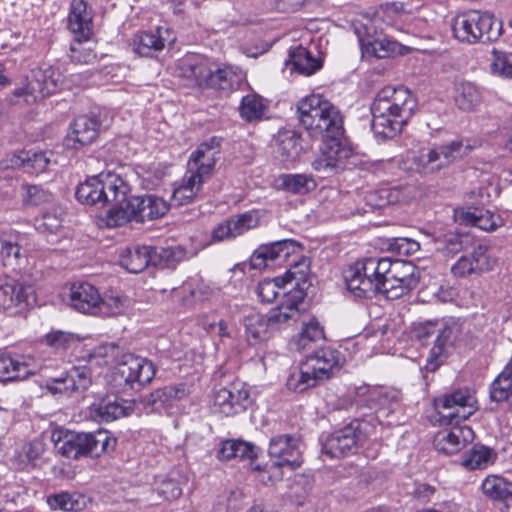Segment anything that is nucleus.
Masks as SVG:
<instances>
[{"mask_svg": "<svg viewBox=\"0 0 512 512\" xmlns=\"http://www.w3.org/2000/svg\"><path fill=\"white\" fill-rule=\"evenodd\" d=\"M416 107V98L407 88L387 86L381 89L371 105V129L375 137L382 140L394 138Z\"/></svg>", "mask_w": 512, "mask_h": 512, "instance_id": "1", "label": "nucleus"}, {"mask_svg": "<svg viewBox=\"0 0 512 512\" xmlns=\"http://www.w3.org/2000/svg\"><path fill=\"white\" fill-rule=\"evenodd\" d=\"M300 123L305 129L322 137L344 135L343 116L340 110L319 94H312L297 103Z\"/></svg>", "mask_w": 512, "mask_h": 512, "instance_id": "2", "label": "nucleus"}, {"mask_svg": "<svg viewBox=\"0 0 512 512\" xmlns=\"http://www.w3.org/2000/svg\"><path fill=\"white\" fill-rule=\"evenodd\" d=\"M129 192L128 184L119 175L102 172L80 183L75 196L82 204L100 207L111 204V207H115L123 203Z\"/></svg>", "mask_w": 512, "mask_h": 512, "instance_id": "3", "label": "nucleus"}, {"mask_svg": "<svg viewBox=\"0 0 512 512\" xmlns=\"http://www.w3.org/2000/svg\"><path fill=\"white\" fill-rule=\"evenodd\" d=\"M451 29L454 38L461 43H487L501 36L502 22L488 12L469 10L451 20Z\"/></svg>", "mask_w": 512, "mask_h": 512, "instance_id": "4", "label": "nucleus"}, {"mask_svg": "<svg viewBox=\"0 0 512 512\" xmlns=\"http://www.w3.org/2000/svg\"><path fill=\"white\" fill-rule=\"evenodd\" d=\"M169 210L168 203L155 195L129 196L120 206L110 207L106 215V224L109 227L125 225L130 221L144 222L164 216Z\"/></svg>", "mask_w": 512, "mask_h": 512, "instance_id": "5", "label": "nucleus"}, {"mask_svg": "<svg viewBox=\"0 0 512 512\" xmlns=\"http://www.w3.org/2000/svg\"><path fill=\"white\" fill-rule=\"evenodd\" d=\"M347 290L358 299L371 298L382 293L380 260L377 257L356 261L344 271Z\"/></svg>", "mask_w": 512, "mask_h": 512, "instance_id": "6", "label": "nucleus"}, {"mask_svg": "<svg viewBox=\"0 0 512 512\" xmlns=\"http://www.w3.org/2000/svg\"><path fill=\"white\" fill-rule=\"evenodd\" d=\"M382 293L387 298H398L414 289L420 279V270L410 261L379 258Z\"/></svg>", "mask_w": 512, "mask_h": 512, "instance_id": "7", "label": "nucleus"}, {"mask_svg": "<svg viewBox=\"0 0 512 512\" xmlns=\"http://www.w3.org/2000/svg\"><path fill=\"white\" fill-rule=\"evenodd\" d=\"M474 147L469 140H454L433 149L420 151L415 163L420 172L432 173L466 156Z\"/></svg>", "mask_w": 512, "mask_h": 512, "instance_id": "8", "label": "nucleus"}, {"mask_svg": "<svg viewBox=\"0 0 512 512\" xmlns=\"http://www.w3.org/2000/svg\"><path fill=\"white\" fill-rule=\"evenodd\" d=\"M364 422L354 419L343 428L328 435L322 444V452L330 458L354 454L366 441Z\"/></svg>", "mask_w": 512, "mask_h": 512, "instance_id": "9", "label": "nucleus"}, {"mask_svg": "<svg viewBox=\"0 0 512 512\" xmlns=\"http://www.w3.org/2000/svg\"><path fill=\"white\" fill-rule=\"evenodd\" d=\"M476 400L467 389L456 390L435 400L441 423L453 424L468 419L476 411Z\"/></svg>", "mask_w": 512, "mask_h": 512, "instance_id": "10", "label": "nucleus"}, {"mask_svg": "<svg viewBox=\"0 0 512 512\" xmlns=\"http://www.w3.org/2000/svg\"><path fill=\"white\" fill-rule=\"evenodd\" d=\"M250 402V392L246 384L236 380L214 392L212 411L230 417L246 410Z\"/></svg>", "mask_w": 512, "mask_h": 512, "instance_id": "11", "label": "nucleus"}, {"mask_svg": "<svg viewBox=\"0 0 512 512\" xmlns=\"http://www.w3.org/2000/svg\"><path fill=\"white\" fill-rule=\"evenodd\" d=\"M464 338L462 324L454 319L440 323L434 345L430 350L428 368L435 370Z\"/></svg>", "mask_w": 512, "mask_h": 512, "instance_id": "12", "label": "nucleus"}, {"mask_svg": "<svg viewBox=\"0 0 512 512\" xmlns=\"http://www.w3.org/2000/svg\"><path fill=\"white\" fill-rule=\"evenodd\" d=\"M60 81L61 75L52 67L37 68L32 71L27 85L15 90V95L25 97L27 103L34 102L55 93Z\"/></svg>", "mask_w": 512, "mask_h": 512, "instance_id": "13", "label": "nucleus"}, {"mask_svg": "<svg viewBox=\"0 0 512 512\" xmlns=\"http://www.w3.org/2000/svg\"><path fill=\"white\" fill-rule=\"evenodd\" d=\"M221 140L220 137L213 136L202 142L190 155L187 172L204 182L209 179L213 174L217 156L220 154Z\"/></svg>", "mask_w": 512, "mask_h": 512, "instance_id": "14", "label": "nucleus"}, {"mask_svg": "<svg viewBox=\"0 0 512 512\" xmlns=\"http://www.w3.org/2000/svg\"><path fill=\"white\" fill-rule=\"evenodd\" d=\"M116 369L117 374L132 388L135 385L142 387L150 383L155 376L153 363L146 358L134 354L123 355Z\"/></svg>", "mask_w": 512, "mask_h": 512, "instance_id": "15", "label": "nucleus"}, {"mask_svg": "<svg viewBox=\"0 0 512 512\" xmlns=\"http://www.w3.org/2000/svg\"><path fill=\"white\" fill-rule=\"evenodd\" d=\"M268 453L270 458L283 460V464L289 466L292 472L303 463L302 443L294 435L280 434L272 437L269 442Z\"/></svg>", "mask_w": 512, "mask_h": 512, "instance_id": "16", "label": "nucleus"}, {"mask_svg": "<svg viewBox=\"0 0 512 512\" xmlns=\"http://www.w3.org/2000/svg\"><path fill=\"white\" fill-rule=\"evenodd\" d=\"M342 137H323L321 153L312 162L315 171L329 174L343 168L349 151L341 144Z\"/></svg>", "mask_w": 512, "mask_h": 512, "instance_id": "17", "label": "nucleus"}, {"mask_svg": "<svg viewBox=\"0 0 512 512\" xmlns=\"http://www.w3.org/2000/svg\"><path fill=\"white\" fill-rule=\"evenodd\" d=\"M91 371L87 366H73L58 377L47 380V389L53 393L83 392L91 385Z\"/></svg>", "mask_w": 512, "mask_h": 512, "instance_id": "18", "label": "nucleus"}, {"mask_svg": "<svg viewBox=\"0 0 512 512\" xmlns=\"http://www.w3.org/2000/svg\"><path fill=\"white\" fill-rule=\"evenodd\" d=\"M39 366L31 355L0 353V380L25 379L36 373Z\"/></svg>", "mask_w": 512, "mask_h": 512, "instance_id": "19", "label": "nucleus"}, {"mask_svg": "<svg viewBox=\"0 0 512 512\" xmlns=\"http://www.w3.org/2000/svg\"><path fill=\"white\" fill-rule=\"evenodd\" d=\"M302 362L320 382L329 379L334 371L339 369L341 357L340 353L331 347H320L307 354Z\"/></svg>", "mask_w": 512, "mask_h": 512, "instance_id": "20", "label": "nucleus"}, {"mask_svg": "<svg viewBox=\"0 0 512 512\" xmlns=\"http://www.w3.org/2000/svg\"><path fill=\"white\" fill-rule=\"evenodd\" d=\"M35 301L34 289L12 278L0 279V308L23 309Z\"/></svg>", "mask_w": 512, "mask_h": 512, "instance_id": "21", "label": "nucleus"}, {"mask_svg": "<svg viewBox=\"0 0 512 512\" xmlns=\"http://www.w3.org/2000/svg\"><path fill=\"white\" fill-rule=\"evenodd\" d=\"M100 123L95 116L81 115L71 123L64 146L78 150L91 144L97 137Z\"/></svg>", "mask_w": 512, "mask_h": 512, "instance_id": "22", "label": "nucleus"}, {"mask_svg": "<svg viewBox=\"0 0 512 512\" xmlns=\"http://www.w3.org/2000/svg\"><path fill=\"white\" fill-rule=\"evenodd\" d=\"M284 300L273 308L267 315L271 330H279L297 321L299 317V305L303 301L300 290H291L284 296Z\"/></svg>", "mask_w": 512, "mask_h": 512, "instance_id": "23", "label": "nucleus"}, {"mask_svg": "<svg viewBox=\"0 0 512 512\" xmlns=\"http://www.w3.org/2000/svg\"><path fill=\"white\" fill-rule=\"evenodd\" d=\"M87 433L73 431H55L52 434L55 449L64 457L78 459L89 455Z\"/></svg>", "mask_w": 512, "mask_h": 512, "instance_id": "24", "label": "nucleus"}, {"mask_svg": "<svg viewBox=\"0 0 512 512\" xmlns=\"http://www.w3.org/2000/svg\"><path fill=\"white\" fill-rule=\"evenodd\" d=\"M475 434L467 425H455L449 430L437 434L434 445L446 455L455 454L474 440Z\"/></svg>", "mask_w": 512, "mask_h": 512, "instance_id": "25", "label": "nucleus"}, {"mask_svg": "<svg viewBox=\"0 0 512 512\" xmlns=\"http://www.w3.org/2000/svg\"><path fill=\"white\" fill-rule=\"evenodd\" d=\"M179 74L199 87H208L214 66L205 58L188 55L178 64Z\"/></svg>", "mask_w": 512, "mask_h": 512, "instance_id": "26", "label": "nucleus"}, {"mask_svg": "<svg viewBox=\"0 0 512 512\" xmlns=\"http://www.w3.org/2000/svg\"><path fill=\"white\" fill-rule=\"evenodd\" d=\"M100 303V293L87 282L73 283L70 287L69 305L76 311L96 315Z\"/></svg>", "mask_w": 512, "mask_h": 512, "instance_id": "27", "label": "nucleus"}, {"mask_svg": "<svg viewBox=\"0 0 512 512\" xmlns=\"http://www.w3.org/2000/svg\"><path fill=\"white\" fill-rule=\"evenodd\" d=\"M487 252L488 247L486 245H477L469 255H463L457 260L451 268L452 273L455 276L464 277L490 270L492 264Z\"/></svg>", "mask_w": 512, "mask_h": 512, "instance_id": "28", "label": "nucleus"}, {"mask_svg": "<svg viewBox=\"0 0 512 512\" xmlns=\"http://www.w3.org/2000/svg\"><path fill=\"white\" fill-rule=\"evenodd\" d=\"M68 28L76 36L87 41L92 34V12L85 0H72L68 16Z\"/></svg>", "mask_w": 512, "mask_h": 512, "instance_id": "29", "label": "nucleus"}, {"mask_svg": "<svg viewBox=\"0 0 512 512\" xmlns=\"http://www.w3.org/2000/svg\"><path fill=\"white\" fill-rule=\"evenodd\" d=\"M188 390L185 384H177L159 388L142 399L145 408L151 411H158L162 408L171 406L175 401L185 398Z\"/></svg>", "mask_w": 512, "mask_h": 512, "instance_id": "30", "label": "nucleus"}, {"mask_svg": "<svg viewBox=\"0 0 512 512\" xmlns=\"http://www.w3.org/2000/svg\"><path fill=\"white\" fill-rule=\"evenodd\" d=\"M242 323L245 336L250 344H256L268 338L271 326L266 315L252 308L243 311Z\"/></svg>", "mask_w": 512, "mask_h": 512, "instance_id": "31", "label": "nucleus"}, {"mask_svg": "<svg viewBox=\"0 0 512 512\" xmlns=\"http://www.w3.org/2000/svg\"><path fill=\"white\" fill-rule=\"evenodd\" d=\"M153 247L149 245H133L126 248L120 255V265L131 273H140L152 266Z\"/></svg>", "mask_w": 512, "mask_h": 512, "instance_id": "32", "label": "nucleus"}, {"mask_svg": "<svg viewBox=\"0 0 512 512\" xmlns=\"http://www.w3.org/2000/svg\"><path fill=\"white\" fill-rule=\"evenodd\" d=\"M456 220L461 224H470L483 231H494L501 224L499 216L482 208L459 209L455 211Z\"/></svg>", "mask_w": 512, "mask_h": 512, "instance_id": "33", "label": "nucleus"}, {"mask_svg": "<svg viewBox=\"0 0 512 512\" xmlns=\"http://www.w3.org/2000/svg\"><path fill=\"white\" fill-rule=\"evenodd\" d=\"M498 453L495 449L483 445L474 444L462 456L461 465L467 470H484L495 464Z\"/></svg>", "mask_w": 512, "mask_h": 512, "instance_id": "34", "label": "nucleus"}, {"mask_svg": "<svg viewBox=\"0 0 512 512\" xmlns=\"http://www.w3.org/2000/svg\"><path fill=\"white\" fill-rule=\"evenodd\" d=\"M325 338L323 328L316 320H310L304 324L299 336L290 345L292 349L305 354L317 350V344Z\"/></svg>", "mask_w": 512, "mask_h": 512, "instance_id": "35", "label": "nucleus"}, {"mask_svg": "<svg viewBox=\"0 0 512 512\" xmlns=\"http://www.w3.org/2000/svg\"><path fill=\"white\" fill-rule=\"evenodd\" d=\"M166 41L162 29L158 28L155 32H138L134 35L131 46L135 53L152 57L164 48Z\"/></svg>", "mask_w": 512, "mask_h": 512, "instance_id": "36", "label": "nucleus"}, {"mask_svg": "<svg viewBox=\"0 0 512 512\" xmlns=\"http://www.w3.org/2000/svg\"><path fill=\"white\" fill-rule=\"evenodd\" d=\"M303 151L304 147L297 132L286 130L278 134L277 153L282 162L293 163L300 157Z\"/></svg>", "mask_w": 512, "mask_h": 512, "instance_id": "37", "label": "nucleus"}, {"mask_svg": "<svg viewBox=\"0 0 512 512\" xmlns=\"http://www.w3.org/2000/svg\"><path fill=\"white\" fill-rule=\"evenodd\" d=\"M482 101L480 89L472 82L460 80L455 83L454 102L463 111H471Z\"/></svg>", "mask_w": 512, "mask_h": 512, "instance_id": "38", "label": "nucleus"}, {"mask_svg": "<svg viewBox=\"0 0 512 512\" xmlns=\"http://www.w3.org/2000/svg\"><path fill=\"white\" fill-rule=\"evenodd\" d=\"M92 414L100 422H111L125 416L127 412L115 395H109L92 405Z\"/></svg>", "mask_w": 512, "mask_h": 512, "instance_id": "39", "label": "nucleus"}, {"mask_svg": "<svg viewBox=\"0 0 512 512\" xmlns=\"http://www.w3.org/2000/svg\"><path fill=\"white\" fill-rule=\"evenodd\" d=\"M88 502L89 499L80 493L62 492L47 498V504L52 510L64 512H80L86 509Z\"/></svg>", "mask_w": 512, "mask_h": 512, "instance_id": "40", "label": "nucleus"}, {"mask_svg": "<svg viewBox=\"0 0 512 512\" xmlns=\"http://www.w3.org/2000/svg\"><path fill=\"white\" fill-rule=\"evenodd\" d=\"M286 65H291V69L300 74L309 76L315 73L321 67V62L314 58L310 51L303 46H298L289 53V59Z\"/></svg>", "mask_w": 512, "mask_h": 512, "instance_id": "41", "label": "nucleus"}, {"mask_svg": "<svg viewBox=\"0 0 512 512\" xmlns=\"http://www.w3.org/2000/svg\"><path fill=\"white\" fill-rule=\"evenodd\" d=\"M242 81L241 71L228 66L223 68L214 67L208 87L229 92L237 89Z\"/></svg>", "mask_w": 512, "mask_h": 512, "instance_id": "42", "label": "nucleus"}, {"mask_svg": "<svg viewBox=\"0 0 512 512\" xmlns=\"http://www.w3.org/2000/svg\"><path fill=\"white\" fill-rule=\"evenodd\" d=\"M483 493L492 500L507 501L512 499V481L499 476L488 475L481 485Z\"/></svg>", "mask_w": 512, "mask_h": 512, "instance_id": "43", "label": "nucleus"}, {"mask_svg": "<svg viewBox=\"0 0 512 512\" xmlns=\"http://www.w3.org/2000/svg\"><path fill=\"white\" fill-rule=\"evenodd\" d=\"M204 181L187 172L183 183L174 189L171 196L172 205L182 206L191 203L198 195Z\"/></svg>", "mask_w": 512, "mask_h": 512, "instance_id": "44", "label": "nucleus"}, {"mask_svg": "<svg viewBox=\"0 0 512 512\" xmlns=\"http://www.w3.org/2000/svg\"><path fill=\"white\" fill-rule=\"evenodd\" d=\"M188 257L187 251L181 246L153 247L152 266L172 268Z\"/></svg>", "mask_w": 512, "mask_h": 512, "instance_id": "45", "label": "nucleus"}, {"mask_svg": "<svg viewBox=\"0 0 512 512\" xmlns=\"http://www.w3.org/2000/svg\"><path fill=\"white\" fill-rule=\"evenodd\" d=\"M399 400L398 392L386 388H373L368 391L366 402L375 411H394Z\"/></svg>", "mask_w": 512, "mask_h": 512, "instance_id": "46", "label": "nucleus"}, {"mask_svg": "<svg viewBox=\"0 0 512 512\" xmlns=\"http://www.w3.org/2000/svg\"><path fill=\"white\" fill-rule=\"evenodd\" d=\"M268 105L257 94H248L241 100L239 107L240 116L247 122L259 121L265 117Z\"/></svg>", "mask_w": 512, "mask_h": 512, "instance_id": "47", "label": "nucleus"}, {"mask_svg": "<svg viewBox=\"0 0 512 512\" xmlns=\"http://www.w3.org/2000/svg\"><path fill=\"white\" fill-rule=\"evenodd\" d=\"M279 180L281 188L293 194H306L316 187L314 179L307 174H282Z\"/></svg>", "mask_w": 512, "mask_h": 512, "instance_id": "48", "label": "nucleus"}, {"mask_svg": "<svg viewBox=\"0 0 512 512\" xmlns=\"http://www.w3.org/2000/svg\"><path fill=\"white\" fill-rule=\"evenodd\" d=\"M318 383L317 378L310 370L306 369V365L303 362L290 373L286 381L287 388L294 392H304Z\"/></svg>", "mask_w": 512, "mask_h": 512, "instance_id": "49", "label": "nucleus"}, {"mask_svg": "<svg viewBox=\"0 0 512 512\" xmlns=\"http://www.w3.org/2000/svg\"><path fill=\"white\" fill-rule=\"evenodd\" d=\"M289 471V466L283 464V460H275L266 464L264 467L259 465L253 468L257 479L265 485H274L284 478L285 471Z\"/></svg>", "mask_w": 512, "mask_h": 512, "instance_id": "50", "label": "nucleus"}, {"mask_svg": "<svg viewBox=\"0 0 512 512\" xmlns=\"http://www.w3.org/2000/svg\"><path fill=\"white\" fill-rule=\"evenodd\" d=\"M0 256L3 265L12 270L18 269L25 259V254L18 242L8 239H0Z\"/></svg>", "mask_w": 512, "mask_h": 512, "instance_id": "51", "label": "nucleus"}, {"mask_svg": "<svg viewBox=\"0 0 512 512\" xmlns=\"http://www.w3.org/2000/svg\"><path fill=\"white\" fill-rule=\"evenodd\" d=\"M260 248H266L267 250L263 253L269 262H275L277 260H285L290 253H293L297 248L295 241L285 239L276 241L270 244L261 245Z\"/></svg>", "mask_w": 512, "mask_h": 512, "instance_id": "52", "label": "nucleus"}, {"mask_svg": "<svg viewBox=\"0 0 512 512\" xmlns=\"http://www.w3.org/2000/svg\"><path fill=\"white\" fill-rule=\"evenodd\" d=\"M127 307L126 299L118 295L100 296L96 316L111 317L122 314Z\"/></svg>", "mask_w": 512, "mask_h": 512, "instance_id": "53", "label": "nucleus"}, {"mask_svg": "<svg viewBox=\"0 0 512 512\" xmlns=\"http://www.w3.org/2000/svg\"><path fill=\"white\" fill-rule=\"evenodd\" d=\"M232 232L235 237L243 235L247 231L259 226L260 217L258 212L249 211L229 219Z\"/></svg>", "mask_w": 512, "mask_h": 512, "instance_id": "54", "label": "nucleus"}, {"mask_svg": "<svg viewBox=\"0 0 512 512\" xmlns=\"http://www.w3.org/2000/svg\"><path fill=\"white\" fill-rule=\"evenodd\" d=\"M89 456L99 457L102 453L113 449L115 446V439L108 436L105 431H98L96 433H87Z\"/></svg>", "mask_w": 512, "mask_h": 512, "instance_id": "55", "label": "nucleus"}, {"mask_svg": "<svg viewBox=\"0 0 512 512\" xmlns=\"http://www.w3.org/2000/svg\"><path fill=\"white\" fill-rule=\"evenodd\" d=\"M62 218L58 209L45 211L41 217L35 219V228L40 233H56L61 227Z\"/></svg>", "mask_w": 512, "mask_h": 512, "instance_id": "56", "label": "nucleus"}, {"mask_svg": "<svg viewBox=\"0 0 512 512\" xmlns=\"http://www.w3.org/2000/svg\"><path fill=\"white\" fill-rule=\"evenodd\" d=\"M82 40L85 39L81 38L80 36H76V42L71 45V61L80 64L92 63L96 59V53L92 47L85 46L82 43Z\"/></svg>", "mask_w": 512, "mask_h": 512, "instance_id": "57", "label": "nucleus"}, {"mask_svg": "<svg viewBox=\"0 0 512 512\" xmlns=\"http://www.w3.org/2000/svg\"><path fill=\"white\" fill-rule=\"evenodd\" d=\"M281 289L279 278L264 279L258 284L256 293L262 302L271 303L278 297Z\"/></svg>", "mask_w": 512, "mask_h": 512, "instance_id": "58", "label": "nucleus"}, {"mask_svg": "<svg viewBox=\"0 0 512 512\" xmlns=\"http://www.w3.org/2000/svg\"><path fill=\"white\" fill-rule=\"evenodd\" d=\"M494 59L491 63L493 74L512 78V53L494 51Z\"/></svg>", "mask_w": 512, "mask_h": 512, "instance_id": "59", "label": "nucleus"}, {"mask_svg": "<svg viewBox=\"0 0 512 512\" xmlns=\"http://www.w3.org/2000/svg\"><path fill=\"white\" fill-rule=\"evenodd\" d=\"M50 163V158L46 152L27 151V160L25 162V171L27 173L38 174L44 172Z\"/></svg>", "mask_w": 512, "mask_h": 512, "instance_id": "60", "label": "nucleus"}, {"mask_svg": "<svg viewBox=\"0 0 512 512\" xmlns=\"http://www.w3.org/2000/svg\"><path fill=\"white\" fill-rule=\"evenodd\" d=\"M46 344L54 349L66 350L78 342V338L63 331H54L46 335Z\"/></svg>", "mask_w": 512, "mask_h": 512, "instance_id": "61", "label": "nucleus"}, {"mask_svg": "<svg viewBox=\"0 0 512 512\" xmlns=\"http://www.w3.org/2000/svg\"><path fill=\"white\" fill-rule=\"evenodd\" d=\"M184 481L176 478H167L161 482L157 488L159 496L166 500H175L179 498L183 491Z\"/></svg>", "mask_w": 512, "mask_h": 512, "instance_id": "62", "label": "nucleus"}, {"mask_svg": "<svg viewBox=\"0 0 512 512\" xmlns=\"http://www.w3.org/2000/svg\"><path fill=\"white\" fill-rule=\"evenodd\" d=\"M463 249V236L457 233H447L438 240V250L448 255H455Z\"/></svg>", "mask_w": 512, "mask_h": 512, "instance_id": "63", "label": "nucleus"}, {"mask_svg": "<svg viewBox=\"0 0 512 512\" xmlns=\"http://www.w3.org/2000/svg\"><path fill=\"white\" fill-rule=\"evenodd\" d=\"M369 46L373 55L379 59L387 58L397 50V43L386 38H377Z\"/></svg>", "mask_w": 512, "mask_h": 512, "instance_id": "64", "label": "nucleus"}]
</instances>
